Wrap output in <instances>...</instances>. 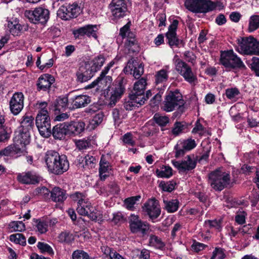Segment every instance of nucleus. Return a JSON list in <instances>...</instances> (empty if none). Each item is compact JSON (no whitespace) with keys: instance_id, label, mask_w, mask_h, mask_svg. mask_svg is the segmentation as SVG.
Segmentation results:
<instances>
[{"instance_id":"nucleus-1","label":"nucleus","mask_w":259,"mask_h":259,"mask_svg":"<svg viewBox=\"0 0 259 259\" xmlns=\"http://www.w3.org/2000/svg\"><path fill=\"white\" fill-rule=\"evenodd\" d=\"M44 160L48 171L56 175L63 174L69 167V163L66 155L60 154L55 150L47 151L45 154Z\"/></svg>"},{"instance_id":"nucleus-2","label":"nucleus","mask_w":259,"mask_h":259,"mask_svg":"<svg viewBox=\"0 0 259 259\" xmlns=\"http://www.w3.org/2000/svg\"><path fill=\"white\" fill-rule=\"evenodd\" d=\"M184 104L181 93L178 90L167 91L165 96L161 109L165 112H171L179 109Z\"/></svg>"},{"instance_id":"nucleus-3","label":"nucleus","mask_w":259,"mask_h":259,"mask_svg":"<svg viewBox=\"0 0 259 259\" xmlns=\"http://www.w3.org/2000/svg\"><path fill=\"white\" fill-rule=\"evenodd\" d=\"M237 41L238 46L236 50L239 53L247 55H259V41L253 36L241 37Z\"/></svg>"},{"instance_id":"nucleus-4","label":"nucleus","mask_w":259,"mask_h":259,"mask_svg":"<svg viewBox=\"0 0 259 259\" xmlns=\"http://www.w3.org/2000/svg\"><path fill=\"white\" fill-rule=\"evenodd\" d=\"M209 183L215 191H221L230 184V175L222 169H218L209 175Z\"/></svg>"},{"instance_id":"nucleus-5","label":"nucleus","mask_w":259,"mask_h":259,"mask_svg":"<svg viewBox=\"0 0 259 259\" xmlns=\"http://www.w3.org/2000/svg\"><path fill=\"white\" fill-rule=\"evenodd\" d=\"M220 63L226 68L231 69H245V65L241 59L232 50L221 53Z\"/></svg>"},{"instance_id":"nucleus-6","label":"nucleus","mask_w":259,"mask_h":259,"mask_svg":"<svg viewBox=\"0 0 259 259\" xmlns=\"http://www.w3.org/2000/svg\"><path fill=\"white\" fill-rule=\"evenodd\" d=\"M185 6L194 13H206L214 10L217 7L216 4L210 0H186Z\"/></svg>"},{"instance_id":"nucleus-7","label":"nucleus","mask_w":259,"mask_h":259,"mask_svg":"<svg viewBox=\"0 0 259 259\" xmlns=\"http://www.w3.org/2000/svg\"><path fill=\"white\" fill-rule=\"evenodd\" d=\"M25 16L29 21L34 24H46L50 17V12L48 9L39 7L33 11H26Z\"/></svg>"},{"instance_id":"nucleus-8","label":"nucleus","mask_w":259,"mask_h":259,"mask_svg":"<svg viewBox=\"0 0 259 259\" xmlns=\"http://www.w3.org/2000/svg\"><path fill=\"white\" fill-rule=\"evenodd\" d=\"M176 70L188 82L192 84L197 81L196 75L192 71L191 67L184 61L177 58L175 61Z\"/></svg>"},{"instance_id":"nucleus-9","label":"nucleus","mask_w":259,"mask_h":259,"mask_svg":"<svg viewBox=\"0 0 259 259\" xmlns=\"http://www.w3.org/2000/svg\"><path fill=\"white\" fill-rule=\"evenodd\" d=\"M108 8L115 20L123 18L127 11V3L125 0H112Z\"/></svg>"},{"instance_id":"nucleus-10","label":"nucleus","mask_w":259,"mask_h":259,"mask_svg":"<svg viewBox=\"0 0 259 259\" xmlns=\"http://www.w3.org/2000/svg\"><path fill=\"white\" fill-rule=\"evenodd\" d=\"M128 223L131 231L133 233H141L145 235L149 230V224L142 221L137 215L131 214L128 217Z\"/></svg>"},{"instance_id":"nucleus-11","label":"nucleus","mask_w":259,"mask_h":259,"mask_svg":"<svg viewBox=\"0 0 259 259\" xmlns=\"http://www.w3.org/2000/svg\"><path fill=\"white\" fill-rule=\"evenodd\" d=\"M42 111V115L37 114L35 119V124L40 134L44 137H49L51 135L50 118L49 114Z\"/></svg>"},{"instance_id":"nucleus-12","label":"nucleus","mask_w":259,"mask_h":259,"mask_svg":"<svg viewBox=\"0 0 259 259\" xmlns=\"http://www.w3.org/2000/svg\"><path fill=\"white\" fill-rule=\"evenodd\" d=\"M99 25L88 24L83 27H79L73 31V34L75 38H79L87 36L89 37H93L97 39L98 36Z\"/></svg>"},{"instance_id":"nucleus-13","label":"nucleus","mask_w":259,"mask_h":259,"mask_svg":"<svg viewBox=\"0 0 259 259\" xmlns=\"http://www.w3.org/2000/svg\"><path fill=\"white\" fill-rule=\"evenodd\" d=\"M80 8L76 3L62 6L57 12V15L62 19L67 20L75 18L79 13Z\"/></svg>"},{"instance_id":"nucleus-14","label":"nucleus","mask_w":259,"mask_h":259,"mask_svg":"<svg viewBox=\"0 0 259 259\" xmlns=\"http://www.w3.org/2000/svg\"><path fill=\"white\" fill-rule=\"evenodd\" d=\"M197 144L195 141L191 138L186 140H179L175 146V157L179 158L196 147Z\"/></svg>"},{"instance_id":"nucleus-15","label":"nucleus","mask_w":259,"mask_h":259,"mask_svg":"<svg viewBox=\"0 0 259 259\" xmlns=\"http://www.w3.org/2000/svg\"><path fill=\"white\" fill-rule=\"evenodd\" d=\"M173 165L177 168L179 172H186L194 169L196 166L197 160L193 154L187 155L181 161L172 160Z\"/></svg>"},{"instance_id":"nucleus-16","label":"nucleus","mask_w":259,"mask_h":259,"mask_svg":"<svg viewBox=\"0 0 259 259\" xmlns=\"http://www.w3.org/2000/svg\"><path fill=\"white\" fill-rule=\"evenodd\" d=\"M17 180L24 185H36L40 182L41 177L36 172L29 170L18 173L17 175Z\"/></svg>"},{"instance_id":"nucleus-17","label":"nucleus","mask_w":259,"mask_h":259,"mask_svg":"<svg viewBox=\"0 0 259 259\" xmlns=\"http://www.w3.org/2000/svg\"><path fill=\"white\" fill-rule=\"evenodd\" d=\"M123 72L125 74H133L135 78L138 79L144 73V66L138 60L131 58L123 69Z\"/></svg>"},{"instance_id":"nucleus-18","label":"nucleus","mask_w":259,"mask_h":259,"mask_svg":"<svg viewBox=\"0 0 259 259\" xmlns=\"http://www.w3.org/2000/svg\"><path fill=\"white\" fill-rule=\"evenodd\" d=\"M143 211L154 222L160 214L161 209L158 201L154 198L149 200L143 207Z\"/></svg>"},{"instance_id":"nucleus-19","label":"nucleus","mask_w":259,"mask_h":259,"mask_svg":"<svg viewBox=\"0 0 259 259\" xmlns=\"http://www.w3.org/2000/svg\"><path fill=\"white\" fill-rule=\"evenodd\" d=\"M10 108L14 115H18L24 107V96L21 92L15 93L10 101Z\"/></svg>"},{"instance_id":"nucleus-20","label":"nucleus","mask_w":259,"mask_h":259,"mask_svg":"<svg viewBox=\"0 0 259 259\" xmlns=\"http://www.w3.org/2000/svg\"><path fill=\"white\" fill-rule=\"evenodd\" d=\"M26 153V148H24L18 144V145H16V142H14L13 144L7 146L4 149L1 150L0 151V155L17 158L21 155H24Z\"/></svg>"},{"instance_id":"nucleus-21","label":"nucleus","mask_w":259,"mask_h":259,"mask_svg":"<svg viewBox=\"0 0 259 259\" xmlns=\"http://www.w3.org/2000/svg\"><path fill=\"white\" fill-rule=\"evenodd\" d=\"M95 72L91 68L89 64L87 62L79 67L76 73L77 82L82 83L90 80L95 74Z\"/></svg>"},{"instance_id":"nucleus-22","label":"nucleus","mask_w":259,"mask_h":259,"mask_svg":"<svg viewBox=\"0 0 259 259\" xmlns=\"http://www.w3.org/2000/svg\"><path fill=\"white\" fill-rule=\"evenodd\" d=\"M55 82V78L51 74H44L37 79L36 82L37 90L49 92L51 85Z\"/></svg>"},{"instance_id":"nucleus-23","label":"nucleus","mask_w":259,"mask_h":259,"mask_svg":"<svg viewBox=\"0 0 259 259\" xmlns=\"http://www.w3.org/2000/svg\"><path fill=\"white\" fill-rule=\"evenodd\" d=\"M179 21L175 19L168 27V30L166 33V38L168 44L170 47L178 46L179 45V39L177 37L176 30L178 28Z\"/></svg>"},{"instance_id":"nucleus-24","label":"nucleus","mask_w":259,"mask_h":259,"mask_svg":"<svg viewBox=\"0 0 259 259\" xmlns=\"http://www.w3.org/2000/svg\"><path fill=\"white\" fill-rule=\"evenodd\" d=\"M8 27L10 33L14 36H19L23 31H26L28 29L27 25H22L19 20L15 18L8 21Z\"/></svg>"},{"instance_id":"nucleus-25","label":"nucleus","mask_w":259,"mask_h":259,"mask_svg":"<svg viewBox=\"0 0 259 259\" xmlns=\"http://www.w3.org/2000/svg\"><path fill=\"white\" fill-rule=\"evenodd\" d=\"M73 108L84 107L91 102L90 97L86 95H76L70 99Z\"/></svg>"},{"instance_id":"nucleus-26","label":"nucleus","mask_w":259,"mask_h":259,"mask_svg":"<svg viewBox=\"0 0 259 259\" xmlns=\"http://www.w3.org/2000/svg\"><path fill=\"white\" fill-rule=\"evenodd\" d=\"M67 122H63L58 124L54 126L51 130V135L54 139L61 140L64 138L68 133Z\"/></svg>"},{"instance_id":"nucleus-27","label":"nucleus","mask_w":259,"mask_h":259,"mask_svg":"<svg viewBox=\"0 0 259 259\" xmlns=\"http://www.w3.org/2000/svg\"><path fill=\"white\" fill-rule=\"evenodd\" d=\"M68 134L78 135L83 132L85 128V123L83 121H71L67 122Z\"/></svg>"},{"instance_id":"nucleus-28","label":"nucleus","mask_w":259,"mask_h":259,"mask_svg":"<svg viewBox=\"0 0 259 259\" xmlns=\"http://www.w3.org/2000/svg\"><path fill=\"white\" fill-rule=\"evenodd\" d=\"M50 197L56 202H63L67 198L66 191L59 187H54L51 191Z\"/></svg>"},{"instance_id":"nucleus-29","label":"nucleus","mask_w":259,"mask_h":259,"mask_svg":"<svg viewBox=\"0 0 259 259\" xmlns=\"http://www.w3.org/2000/svg\"><path fill=\"white\" fill-rule=\"evenodd\" d=\"M30 134L28 132H24L20 131L18 134L16 135L14 138V142H16V144L19 145L24 148L30 143Z\"/></svg>"},{"instance_id":"nucleus-30","label":"nucleus","mask_w":259,"mask_h":259,"mask_svg":"<svg viewBox=\"0 0 259 259\" xmlns=\"http://www.w3.org/2000/svg\"><path fill=\"white\" fill-rule=\"evenodd\" d=\"M146 85V79L144 77L141 78L135 83L131 94L137 97H141L145 92Z\"/></svg>"},{"instance_id":"nucleus-31","label":"nucleus","mask_w":259,"mask_h":259,"mask_svg":"<svg viewBox=\"0 0 259 259\" xmlns=\"http://www.w3.org/2000/svg\"><path fill=\"white\" fill-rule=\"evenodd\" d=\"M105 61V58L103 55H99L95 57L91 62H87L89 64L91 68L96 73L99 70Z\"/></svg>"},{"instance_id":"nucleus-32","label":"nucleus","mask_w":259,"mask_h":259,"mask_svg":"<svg viewBox=\"0 0 259 259\" xmlns=\"http://www.w3.org/2000/svg\"><path fill=\"white\" fill-rule=\"evenodd\" d=\"M129 97V100L125 102L123 104L124 108L126 110H132L134 107H139L140 106L143 105L142 100H140L139 97H135V95L132 94L130 95Z\"/></svg>"},{"instance_id":"nucleus-33","label":"nucleus","mask_w":259,"mask_h":259,"mask_svg":"<svg viewBox=\"0 0 259 259\" xmlns=\"http://www.w3.org/2000/svg\"><path fill=\"white\" fill-rule=\"evenodd\" d=\"M54 105L55 111L63 112L67 108L68 99L66 97H59L55 101Z\"/></svg>"},{"instance_id":"nucleus-34","label":"nucleus","mask_w":259,"mask_h":259,"mask_svg":"<svg viewBox=\"0 0 259 259\" xmlns=\"http://www.w3.org/2000/svg\"><path fill=\"white\" fill-rule=\"evenodd\" d=\"M259 29V15H252L248 20V31L252 32Z\"/></svg>"},{"instance_id":"nucleus-35","label":"nucleus","mask_w":259,"mask_h":259,"mask_svg":"<svg viewBox=\"0 0 259 259\" xmlns=\"http://www.w3.org/2000/svg\"><path fill=\"white\" fill-rule=\"evenodd\" d=\"M33 119L31 116H24L21 122L22 131L29 133V131L32 129L34 125Z\"/></svg>"},{"instance_id":"nucleus-36","label":"nucleus","mask_w":259,"mask_h":259,"mask_svg":"<svg viewBox=\"0 0 259 259\" xmlns=\"http://www.w3.org/2000/svg\"><path fill=\"white\" fill-rule=\"evenodd\" d=\"M156 176L159 178H169L172 175V168L169 166L163 165L161 168L155 171Z\"/></svg>"},{"instance_id":"nucleus-37","label":"nucleus","mask_w":259,"mask_h":259,"mask_svg":"<svg viewBox=\"0 0 259 259\" xmlns=\"http://www.w3.org/2000/svg\"><path fill=\"white\" fill-rule=\"evenodd\" d=\"M165 209L167 212L172 213L176 211L179 206V201L177 199H172L168 201L163 200Z\"/></svg>"},{"instance_id":"nucleus-38","label":"nucleus","mask_w":259,"mask_h":259,"mask_svg":"<svg viewBox=\"0 0 259 259\" xmlns=\"http://www.w3.org/2000/svg\"><path fill=\"white\" fill-rule=\"evenodd\" d=\"M33 221L35 223L36 231L40 234H44L48 231V222L47 221L35 219H33Z\"/></svg>"},{"instance_id":"nucleus-39","label":"nucleus","mask_w":259,"mask_h":259,"mask_svg":"<svg viewBox=\"0 0 259 259\" xmlns=\"http://www.w3.org/2000/svg\"><path fill=\"white\" fill-rule=\"evenodd\" d=\"M149 245L157 249H162L165 246V244L158 236L151 235L149 240Z\"/></svg>"},{"instance_id":"nucleus-40","label":"nucleus","mask_w":259,"mask_h":259,"mask_svg":"<svg viewBox=\"0 0 259 259\" xmlns=\"http://www.w3.org/2000/svg\"><path fill=\"white\" fill-rule=\"evenodd\" d=\"M140 195L128 197L124 200V205L127 209L133 210L135 208V204H136L137 201L140 200Z\"/></svg>"},{"instance_id":"nucleus-41","label":"nucleus","mask_w":259,"mask_h":259,"mask_svg":"<svg viewBox=\"0 0 259 259\" xmlns=\"http://www.w3.org/2000/svg\"><path fill=\"white\" fill-rule=\"evenodd\" d=\"M107 73H105L104 71L101 72L100 76L96 79V82H99V87H101L102 85H109L112 81V79L110 76H106Z\"/></svg>"},{"instance_id":"nucleus-42","label":"nucleus","mask_w":259,"mask_h":259,"mask_svg":"<svg viewBox=\"0 0 259 259\" xmlns=\"http://www.w3.org/2000/svg\"><path fill=\"white\" fill-rule=\"evenodd\" d=\"M91 207V204L87 200L82 203H79V204H77L76 210L80 215H86Z\"/></svg>"},{"instance_id":"nucleus-43","label":"nucleus","mask_w":259,"mask_h":259,"mask_svg":"<svg viewBox=\"0 0 259 259\" xmlns=\"http://www.w3.org/2000/svg\"><path fill=\"white\" fill-rule=\"evenodd\" d=\"M177 183L174 180L169 181L168 182L161 181L159 184V187L165 192H171L175 188Z\"/></svg>"},{"instance_id":"nucleus-44","label":"nucleus","mask_w":259,"mask_h":259,"mask_svg":"<svg viewBox=\"0 0 259 259\" xmlns=\"http://www.w3.org/2000/svg\"><path fill=\"white\" fill-rule=\"evenodd\" d=\"M75 145L79 150H85L91 146V138L77 140L75 141Z\"/></svg>"},{"instance_id":"nucleus-45","label":"nucleus","mask_w":259,"mask_h":259,"mask_svg":"<svg viewBox=\"0 0 259 259\" xmlns=\"http://www.w3.org/2000/svg\"><path fill=\"white\" fill-rule=\"evenodd\" d=\"M155 76L156 84L165 82L168 79V71L165 69H161L156 73Z\"/></svg>"},{"instance_id":"nucleus-46","label":"nucleus","mask_w":259,"mask_h":259,"mask_svg":"<svg viewBox=\"0 0 259 259\" xmlns=\"http://www.w3.org/2000/svg\"><path fill=\"white\" fill-rule=\"evenodd\" d=\"M10 240L15 243L19 244L22 246L26 244V241L25 236L20 233L12 234L10 236Z\"/></svg>"},{"instance_id":"nucleus-47","label":"nucleus","mask_w":259,"mask_h":259,"mask_svg":"<svg viewBox=\"0 0 259 259\" xmlns=\"http://www.w3.org/2000/svg\"><path fill=\"white\" fill-rule=\"evenodd\" d=\"M123 94L122 89H114L111 93V95L110 98V102L109 105L111 106H113L115 105L117 100H118L121 95Z\"/></svg>"},{"instance_id":"nucleus-48","label":"nucleus","mask_w":259,"mask_h":259,"mask_svg":"<svg viewBox=\"0 0 259 259\" xmlns=\"http://www.w3.org/2000/svg\"><path fill=\"white\" fill-rule=\"evenodd\" d=\"M153 120L160 126H165L169 121V117L167 116H162L159 113H156L153 116Z\"/></svg>"},{"instance_id":"nucleus-49","label":"nucleus","mask_w":259,"mask_h":259,"mask_svg":"<svg viewBox=\"0 0 259 259\" xmlns=\"http://www.w3.org/2000/svg\"><path fill=\"white\" fill-rule=\"evenodd\" d=\"M59 241L67 244L71 243L74 240V236L72 234L68 232H63L59 235Z\"/></svg>"},{"instance_id":"nucleus-50","label":"nucleus","mask_w":259,"mask_h":259,"mask_svg":"<svg viewBox=\"0 0 259 259\" xmlns=\"http://www.w3.org/2000/svg\"><path fill=\"white\" fill-rule=\"evenodd\" d=\"M70 198L74 201L77 202V204H79V203H82L88 200L86 195L83 193L79 192H76L71 194Z\"/></svg>"},{"instance_id":"nucleus-51","label":"nucleus","mask_w":259,"mask_h":259,"mask_svg":"<svg viewBox=\"0 0 259 259\" xmlns=\"http://www.w3.org/2000/svg\"><path fill=\"white\" fill-rule=\"evenodd\" d=\"M86 215L88 216L89 218L93 221H100L102 217L100 212L94 208L92 206L91 207V209L89 210L88 214Z\"/></svg>"},{"instance_id":"nucleus-52","label":"nucleus","mask_w":259,"mask_h":259,"mask_svg":"<svg viewBox=\"0 0 259 259\" xmlns=\"http://www.w3.org/2000/svg\"><path fill=\"white\" fill-rule=\"evenodd\" d=\"M37 246L42 253L47 252L50 255L54 254L52 248L47 243L38 242Z\"/></svg>"},{"instance_id":"nucleus-53","label":"nucleus","mask_w":259,"mask_h":259,"mask_svg":"<svg viewBox=\"0 0 259 259\" xmlns=\"http://www.w3.org/2000/svg\"><path fill=\"white\" fill-rule=\"evenodd\" d=\"M9 226L14 231L22 232L25 230V225L22 221L12 222Z\"/></svg>"},{"instance_id":"nucleus-54","label":"nucleus","mask_w":259,"mask_h":259,"mask_svg":"<svg viewBox=\"0 0 259 259\" xmlns=\"http://www.w3.org/2000/svg\"><path fill=\"white\" fill-rule=\"evenodd\" d=\"M249 67L254 72L255 75L259 76V58L252 57L251 63L249 64Z\"/></svg>"},{"instance_id":"nucleus-55","label":"nucleus","mask_w":259,"mask_h":259,"mask_svg":"<svg viewBox=\"0 0 259 259\" xmlns=\"http://www.w3.org/2000/svg\"><path fill=\"white\" fill-rule=\"evenodd\" d=\"M225 257V250L220 247H215L212 252L211 259H224Z\"/></svg>"},{"instance_id":"nucleus-56","label":"nucleus","mask_w":259,"mask_h":259,"mask_svg":"<svg viewBox=\"0 0 259 259\" xmlns=\"http://www.w3.org/2000/svg\"><path fill=\"white\" fill-rule=\"evenodd\" d=\"M239 94L240 92L236 88H231L226 90L225 95L227 98L230 100L235 98Z\"/></svg>"},{"instance_id":"nucleus-57","label":"nucleus","mask_w":259,"mask_h":259,"mask_svg":"<svg viewBox=\"0 0 259 259\" xmlns=\"http://www.w3.org/2000/svg\"><path fill=\"white\" fill-rule=\"evenodd\" d=\"M185 128V125L181 122H176L171 130L172 135L177 136L181 134Z\"/></svg>"},{"instance_id":"nucleus-58","label":"nucleus","mask_w":259,"mask_h":259,"mask_svg":"<svg viewBox=\"0 0 259 259\" xmlns=\"http://www.w3.org/2000/svg\"><path fill=\"white\" fill-rule=\"evenodd\" d=\"M96 158L91 155H87L84 157V165L85 168L89 169L95 167L96 164Z\"/></svg>"},{"instance_id":"nucleus-59","label":"nucleus","mask_w":259,"mask_h":259,"mask_svg":"<svg viewBox=\"0 0 259 259\" xmlns=\"http://www.w3.org/2000/svg\"><path fill=\"white\" fill-rule=\"evenodd\" d=\"M72 256L73 259H90L88 254L81 250H76L73 251Z\"/></svg>"},{"instance_id":"nucleus-60","label":"nucleus","mask_w":259,"mask_h":259,"mask_svg":"<svg viewBox=\"0 0 259 259\" xmlns=\"http://www.w3.org/2000/svg\"><path fill=\"white\" fill-rule=\"evenodd\" d=\"M184 56L185 59L187 62L192 63L193 65L195 63L196 56L193 52L190 51H185L184 53Z\"/></svg>"},{"instance_id":"nucleus-61","label":"nucleus","mask_w":259,"mask_h":259,"mask_svg":"<svg viewBox=\"0 0 259 259\" xmlns=\"http://www.w3.org/2000/svg\"><path fill=\"white\" fill-rule=\"evenodd\" d=\"M126 46L128 48L129 50L133 52L137 51L139 48L136 39H127Z\"/></svg>"},{"instance_id":"nucleus-62","label":"nucleus","mask_w":259,"mask_h":259,"mask_svg":"<svg viewBox=\"0 0 259 259\" xmlns=\"http://www.w3.org/2000/svg\"><path fill=\"white\" fill-rule=\"evenodd\" d=\"M0 142L7 141L10 137L9 130L7 127H0Z\"/></svg>"},{"instance_id":"nucleus-63","label":"nucleus","mask_w":259,"mask_h":259,"mask_svg":"<svg viewBox=\"0 0 259 259\" xmlns=\"http://www.w3.org/2000/svg\"><path fill=\"white\" fill-rule=\"evenodd\" d=\"M117 84L114 89H119V88L122 89L123 93L125 91V85L126 83V79L121 75L118 77L116 80Z\"/></svg>"},{"instance_id":"nucleus-64","label":"nucleus","mask_w":259,"mask_h":259,"mask_svg":"<svg viewBox=\"0 0 259 259\" xmlns=\"http://www.w3.org/2000/svg\"><path fill=\"white\" fill-rule=\"evenodd\" d=\"M36 194H40L42 195L45 198H48L51 191L47 188L42 187L41 188H37L35 190Z\"/></svg>"}]
</instances>
